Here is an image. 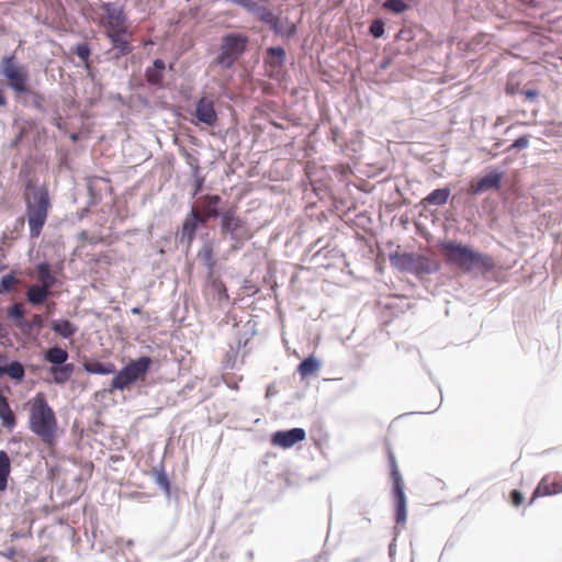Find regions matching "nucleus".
Instances as JSON below:
<instances>
[{
	"instance_id": "2eb2a0df",
	"label": "nucleus",
	"mask_w": 562,
	"mask_h": 562,
	"mask_svg": "<svg viewBox=\"0 0 562 562\" xmlns=\"http://www.w3.org/2000/svg\"><path fill=\"white\" fill-rule=\"evenodd\" d=\"M220 203V195L206 194L205 196H203V205L202 210L200 211L202 216V225H204L209 221V218H215L220 215V211L217 209Z\"/></svg>"
},
{
	"instance_id": "f3484780",
	"label": "nucleus",
	"mask_w": 562,
	"mask_h": 562,
	"mask_svg": "<svg viewBox=\"0 0 562 562\" xmlns=\"http://www.w3.org/2000/svg\"><path fill=\"white\" fill-rule=\"evenodd\" d=\"M0 419L2 426L8 430H12L16 425V418L11 409L7 397L0 392Z\"/></svg>"
},
{
	"instance_id": "aec40b11",
	"label": "nucleus",
	"mask_w": 562,
	"mask_h": 562,
	"mask_svg": "<svg viewBox=\"0 0 562 562\" xmlns=\"http://www.w3.org/2000/svg\"><path fill=\"white\" fill-rule=\"evenodd\" d=\"M36 278L40 282V285H43L47 289H52L56 283V278L50 271V267L47 262H41L36 267Z\"/></svg>"
},
{
	"instance_id": "c03bdc74",
	"label": "nucleus",
	"mask_w": 562,
	"mask_h": 562,
	"mask_svg": "<svg viewBox=\"0 0 562 562\" xmlns=\"http://www.w3.org/2000/svg\"><path fill=\"white\" fill-rule=\"evenodd\" d=\"M42 322V317L40 315H34V323L40 324Z\"/></svg>"
},
{
	"instance_id": "dca6fc26",
	"label": "nucleus",
	"mask_w": 562,
	"mask_h": 562,
	"mask_svg": "<svg viewBox=\"0 0 562 562\" xmlns=\"http://www.w3.org/2000/svg\"><path fill=\"white\" fill-rule=\"evenodd\" d=\"M200 224H202L200 210L192 209L183 222L182 238H187L189 241H192L195 235V231Z\"/></svg>"
},
{
	"instance_id": "bb28decb",
	"label": "nucleus",
	"mask_w": 562,
	"mask_h": 562,
	"mask_svg": "<svg viewBox=\"0 0 562 562\" xmlns=\"http://www.w3.org/2000/svg\"><path fill=\"white\" fill-rule=\"evenodd\" d=\"M52 329L63 338H70L76 333V327L67 319L53 322Z\"/></svg>"
},
{
	"instance_id": "a19ab883",
	"label": "nucleus",
	"mask_w": 562,
	"mask_h": 562,
	"mask_svg": "<svg viewBox=\"0 0 562 562\" xmlns=\"http://www.w3.org/2000/svg\"><path fill=\"white\" fill-rule=\"evenodd\" d=\"M15 553H16L15 549L14 548H10V549H8V551L3 555L7 559H9V560H13L14 557H15Z\"/></svg>"
},
{
	"instance_id": "f704fd0d",
	"label": "nucleus",
	"mask_w": 562,
	"mask_h": 562,
	"mask_svg": "<svg viewBox=\"0 0 562 562\" xmlns=\"http://www.w3.org/2000/svg\"><path fill=\"white\" fill-rule=\"evenodd\" d=\"M24 306L22 303H14L9 310H8V316L14 321H20L24 317Z\"/></svg>"
},
{
	"instance_id": "412c9836",
	"label": "nucleus",
	"mask_w": 562,
	"mask_h": 562,
	"mask_svg": "<svg viewBox=\"0 0 562 562\" xmlns=\"http://www.w3.org/2000/svg\"><path fill=\"white\" fill-rule=\"evenodd\" d=\"M83 369L92 374H112L115 373L116 369L112 362H100V361H90L83 363Z\"/></svg>"
},
{
	"instance_id": "473e14b6",
	"label": "nucleus",
	"mask_w": 562,
	"mask_h": 562,
	"mask_svg": "<svg viewBox=\"0 0 562 562\" xmlns=\"http://www.w3.org/2000/svg\"><path fill=\"white\" fill-rule=\"evenodd\" d=\"M383 7L394 13H402L408 8L403 0H386Z\"/></svg>"
},
{
	"instance_id": "b1692460",
	"label": "nucleus",
	"mask_w": 562,
	"mask_h": 562,
	"mask_svg": "<svg viewBox=\"0 0 562 562\" xmlns=\"http://www.w3.org/2000/svg\"><path fill=\"white\" fill-rule=\"evenodd\" d=\"M258 14V19L267 24L270 25V27L276 32L283 34L285 33L284 30L279 29V18L276 16L270 10L267 8H258L255 11Z\"/></svg>"
},
{
	"instance_id": "6ab92c4d",
	"label": "nucleus",
	"mask_w": 562,
	"mask_h": 562,
	"mask_svg": "<svg viewBox=\"0 0 562 562\" xmlns=\"http://www.w3.org/2000/svg\"><path fill=\"white\" fill-rule=\"evenodd\" d=\"M50 294V289H47L40 284L29 286L26 291V299L33 305H40L44 303Z\"/></svg>"
},
{
	"instance_id": "39448f33",
	"label": "nucleus",
	"mask_w": 562,
	"mask_h": 562,
	"mask_svg": "<svg viewBox=\"0 0 562 562\" xmlns=\"http://www.w3.org/2000/svg\"><path fill=\"white\" fill-rule=\"evenodd\" d=\"M151 363V358L147 356L131 360L119 372L115 371V375L111 381V387L119 391L131 389L134 383L145 379Z\"/></svg>"
},
{
	"instance_id": "c756f323",
	"label": "nucleus",
	"mask_w": 562,
	"mask_h": 562,
	"mask_svg": "<svg viewBox=\"0 0 562 562\" xmlns=\"http://www.w3.org/2000/svg\"><path fill=\"white\" fill-rule=\"evenodd\" d=\"M154 473V479H155V482L166 492V493H169L170 492V481L166 474V472L164 471L162 468L160 469H154L153 471Z\"/></svg>"
},
{
	"instance_id": "79ce46f5",
	"label": "nucleus",
	"mask_w": 562,
	"mask_h": 562,
	"mask_svg": "<svg viewBox=\"0 0 562 562\" xmlns=\"http://www.w3.org/2000/svg\"><path fill=\"white\" fill-rule=\"evenodd\" d=\"M7 104V99L3 94V91L0 89V106H4Z\"/></svg>"
},
{
	"instance_id": "4be33fe9",
	"label": "nucleus",
	"mask_w": 562,
	"mask_h": 562,
	"mask_svg": "<svg viewBox=\"0 0 562 562\" xmlns=\"http://www.w3.org/2000/svg\"><path fill=\"white\" fill-rule=\"evenodd\" d=\"M11 473V461L8 453L3 450L0 451V492L8 487V479Z\"/></svg>"
},
{
	"instance_id": "58836bf2",
	"label": "nucleus",
	"mask_w": 562,
	"mask_h": 562,
	"mask_svg": "<svg viewBox=\"0 0 562 562\" xmlns=\"http://www.w3.org/2000/svg\"><path fill=\"white\" fill-rule=\"evenodd\" d=\"M268 54L272 57H277L282 60L285 56V52L282 47H270Z\"/></svg>"
},
{
	"instance_id": "423d86ee",
	"label": "nucleus",
	"mask_w": 562,
	"mask_h": 562,
	"mask_svg": "<svg viewBox=\"0 0 562 562\" xmlns=\"http://www.w3.org/2000/svg\"><path fill=\"white\" fill-rule=\"evenodd\" d=\"M387 460L392 482V498L395 505V520L398 525H405L407 519L405 484L391 447H387Z\"/></svg>"
},
{
	"instance_id": "9b49d317",
	"label": "nucleus",
	"mask_w": 562,
	"mask_h": 562,
	"mask_svg": "<svg viewBox=\"0 0 562 562\" xmlns=\"http://www.w3.org/2000/svg\"><path fill=\"white\" fill-rule=\"evenodd\" d=\"M561 493L562 480L559 479L555 474H547L540 480L537 487L535 488L529 501V505L533 504L535 501L539 497L552 496Z\"/></svg>"
},
{
	"instance_id": "c9c22d12",
	"label": "nucleus",
	"mask_w": 562,
	"mask_h": 562,
	"mask_svg": "<svg viewBox=\"0 0 562 562\" xmlns=\"http://www.w3.org/2000/svg\"><path fill=\"white\" fill-rule=\"evenodd\" d=\"M370 34L375 37V38H379L381 36H383L384 34V22L382 20H374L371 25H370Z\"/></svg>"
},
{
	"instance_id": "2f4dec72",
	"label": "nucleus",
	"mask_w": 562,
	"mask_h": 562,
	"mask_svg": "<svg viewBox=\"0 0 562 562\" xmlns=\"http://www.w3.org/2000/svg\"><path fill=\"white\" fill-rule=\"evenodd\" d=\"M76 55L85 63L86 67L89 68L90 48L87 43H80L75 48Z\"/></svg>"
},
{
	"instance_id": "de8ad7c7",
	"label": "nucleus",
	"mask_w": 562,
	"mask_h": 562,
	"mask_svg": "<svg viewBox=\"0 0 562 562\" xmlns=\"http://www.w3.org/2000/svg\"><path fill=\"white\" fill-rule=\"evenodd\" d=\"M5 374V367H0V375Z\"/></svg>"
},
{
	"instance_id": "5701e85b",
	"label": "nucleus",
	"mask_w": 562,
	"mask_h": 562,
	"mask_svg": "<svg viewBox=\"0 0 562 562\" xmlns=\"http://www.w3.org/2000/svg\"><path fill=\"white\" fill-rule=\"evenodd\" d=\"M49 372L53 374L55 383L64 384L70 379L74 372V364L66 363L64 366L52 367Z\"/></svg>"
},
{
	"instance_id": "1a4fd4ad",
	"label": "nucleus",
	"mask_w": 562,
	"mask_h": 562,
	"mask_svg": "<svg viewBox=\"0 0 562 562\" xmlns=\"http://www.w3.org/2000/svg\"><path fill=\"white\" fill-rule=\"evenodd\" d=\"M400 268L415 274L430 273L437 269L436 265L426 256L418 254H403L398 257Z\"/></svg>"
},
{
	"instance_id": "20e7f679",
	"label": "nucleus",
	"mask_w": 562,
	"mask_h": 562,
	"mask_svg": "<svg viewBox=\"0 0 562 562\" xmlns=\"http://www.w3.org/2000/svg\"><path fill=\"white\" fill-rule=\"evenodd\" d=\"M24 200L30 236L37 238L46 223L50 207L48 190L44 186H36L32 179H29L25 183Z\"/></svg>"
},
{
	"instance_id": "7c9ffc66",
	"label": "nucleus",
	"mask_w": 562,
	"mask_h": 562,
	"mask_svg": "<svg viewBox=\"0 0 562 562\" xmlns=\"http://www.w3.org/2000/svg\"><path fill=\"white\" fill-rule=\"evenodd\" d=\"M199 257L204 261L205 266L213 270L215 267V259L213 254V248L210 245L203 246V248L199 252Z\"/></svg>"
},
{
	"instance_id": "37998d69",
	"label": "nucleus",
	"mask_w": 562,
	"mask_h": 562,
	"mask_svg": "<svg viewBox=\"0 0 562 562\" xmlns=\"http://www.w3.org/2000/svg\"><path fill=\"white\" fill-rule=\"evenodd\" d=\"M537 94H538V93H537L536 91H527V92H526V95H527V98H529V99H533V98H536V97H537Z\"/></svg>"
},
{
	"instance_id": "a878e982",
	"label": "nucleus",
	"mask_w": 562,
	"mask_h": 562,
	"mask_svg": "<svg viewBox=\"0 0 562 562\" xmlns=\"http://www.w3.org/2000/svg\"><path fill=\"white\" fill-rule=\"evenodd\" d=\"M449 195L450 190L448 188L436 189L425 198V202L432 205H443L447 203Z\"/></svg>"
},
{
	"instance_id": "4468645a",
	"label": "nucleus",
	"mask_w": 562,
	"mask_h": 562,
	"mask_svg": "<svg viewBox=\"0 0 562 562\" xmlns=\"http://www.w3.org/2000/svg\"><path fill=\"white\" fill-rule=\"evenodd\" d=\"M194 114L200 122L209 126H213L217 121L214 102L213 100L205 97L198 101Z\"/></svg>"
},
{
	"instance_id": "49530a36",
	"label": "nucleus",
	"mask_w": 562,
	"mask_h": 562,
	"mask_svg": "<svg viewBox=\"0 0 562 562\" xmlns=\"http://www.w3.org/2000/svg\"><path fill=\"white\" fill-rule=\"evenodd\" d=\"M295 32V26L294 25H291L289 31L286 32L288 34H293Z\"/></svg>"
},
{
	"instance_id": "4c0bfd02",
	"label": "nucleus",
	"mask_w": 562,
	"mask_h": 562,
	"mask_svg": "<svg viewBox=\"0 0 562 562\" xmlns=\"http://www.w3.org/2000/svg\"><path fill=\"white\" fill-rule=\"evenodd\" d=\"M529 145V137L524 135V136H520L518 137L510 146V149L512 148H517V149H524L526 147H528Z\"/></svg>"
},
{
	"instance_id": "0eeeda50",
	"label": "nucleus",
	"mask_w": 562,
	"mask_h": 562,
	"mask_svg": "<svg viewBox=\"0 0 562 562\" xmlns=\"http://www.w3.org/2000/svg\"><path fill=\"white\" fill-rule=\"evenodd\" d=\"M248 37L241 33H229L223 36L218 54L214 63L229 69L246 50Z\"/></svg>"
},
{
	"instance_id": "72a5a7b5",
	"label": "nucleus",
	"mask_w": 562,
	"mask_h": 562,
	"mask_svg": "<svg viewBox=\"0 0 562 562\" xmlns=\"http://www.w3.org/2000/svg\"><path fill=\"white\" fill-rule=\"evenodd\" d=\"M18 279L13 274H7L1 279L0 293H8L13 290Z\"/></svg>"
},
{
	"instance_id": "f257e3e1",
	"label": "nucleus",
	"mask_w": 562,
	"mask_h": 562,
	"mask_svg": "<svg viewBox=\"0 0 562 562\" xmlns=\"http://www.w3.org/2000/svg\"><path fill=\"white\" fill-rule=\"evenodd\" d=\"M90 19L104 30L112 47L120 55H127L132 52L131 41L133 32L130 29L127 16L123 5L116 2H101L90 8Z\"/></svg>"
},
{
	"instance_id": "f03ea898",
	"label": "nucleus",
	"mask_w": 562,
	"mask_h": 562,
	"mask_svg": "<svg viewBox=\"0 0 562 562\" xmlns=\"http://www.w3.org/2000/svg\"><path fill=\"white\" fill-rule=\"evenodd\" d=\"M439 247L446 261L460 268L464 272L479 270L485 273L492 271L495 268V261L493 257L475 251L470 246L463 245L456 240L440 241Z\"/></svg>"
},
{
	"instance_id": "ddd939ff",
	"label": "nucleus",
	"mask_w": 562,
	"mask_h": 562,
	"mask_svg": "<svg viewBox=\"0 0 562 562\" xmlns=\"http://www.w3.org/2000/svg\"><path fill=\"white\" fill-rule=\"evenodd\" d=\"M503 173L498 171H493L485 177L479 179L477 181H472L470 183L469 190L473 194H479L485 192L491 189H499L502 182Z\"/></svg>"
},
{
	"instance_id": "e433bc0d",
	"label": "nucleus",
	"mask_w": 562,
	"mask_h": 562,
	"mask_svg": "<svg viewBox=\"0 0 562 562\" xmlns=\"http://www.w3.org/2000/svg\"><path fill=\"white\" fill-rule=\"evenodd\" d=\"M509 501L513 506L518 507V506L522 505L525 497L520 491L513 490L509 494Z\"/></svg>"
},
{
	"instance_id": "9d476101",
	"label": "nucleus",
	"mask_w": 562,
	"mask_h": 562,
	"mask_svg": "<svg viewBox=\"0 0 562 562\" xmlns=\"http://www.w3.org/2000/svg\"><path fill=\"white\" fill-rule=\"evenodd\" d=\"M222 229L229 233L234 239H248L250 234L245 222L235 216L234 211H226L222 215Z\"/></svg>"
},
{
	"instance_id": "6e6552de",
	"label": "nucleus",
	"mask_w": 562,
	"mask_h": 562,
	"mask_svg": "<svg viewBox=\"0 0 562 562\" xmlns=\"http://www.w3.org/2000/svg\"><path fill=\"white\" fill-rule=\"evenodd\" d=\"M1 71L8 81V86L16 94H26L30 92L29 71L25 66L18 63L14 54L2 57Z\"/></svg>"
},
{
	"instance_id": "c85d7f7f",
	"label": "nucleus",
	"mask_w": 562,
	"mask_h": 562,
	"mask_svg": "<svg viewBox=\"0 0 562 562\" xmlns=\"http://www.w3.org/2000/svg\"><path fill=\"white\" fill-rule=\"evenodd\" d=\"M5 374H8L11 379L22 380L25 375V370L22 363L13 361L5 367Z\"/></svg>"
},
{
	"instance_id": "a211bd4d",
	"label": "nucleus",
	"mask_w": 562,
	"mask_h": 562,
	"mask_svg": "<svg viewBox=\"0 0 562 562\" xmlns=\"http://www.w3.org/2000/svg\"><path fill=\"white\" fill-rule=\"evenodd\" d=\"M165 61L162 59H155L153 67H148L145 72L146 80L154 86H159L164 79Z\"/></svg>"
},
{
	"instance_id": "a18cd8bd",
	"label": "nucleus",
	"mask_w": 562,
	"mask_h": 562,
	"mask_svg": "<svg viewBox=\"0 0 562 562\" xmlns=\"http://www.w3.org/2000/svg\"><path fill=\"white\" fill-rule=\"evenodd\" d=\"M132 313H133V314H140V313H142V310H140L139 307H134V308L132 310Z\"/></svg>"
},
{
	"instance_id": "7ed1b4c3",
	"label": "nucleus",
	"mask_w": 562,
	"mask_h": 562,
	"mask_svg": "<svg viewBox=\"0 0 562 562\" xmlns=\"http://www.w3.org/2000/svg\"><path fill=\"white\" fill-rule=\"evenodd\" d=\"M29 427L43 443L53 446L56 441L58 422L43 392L29 401Z\"/></svg>"
},
{
	"instance_id": "ea45409f",
	"label": "nucleus",
	"mask_w": 562,
	"mask_h": 562,
	"mask_svg": "<svg viewBox=\"0 0 562 562\" xmlns=\"http://www.w3.org/2000/svg\"><path fill=\"white\" fill-rule=\"evenodd\" d=\"M202 186H203V179L202 178H199L196 181H195V186H194V192L193 194H198L201 190H202Z\"/></svg>"
},
{
	"instance_id": "393cba45",
	"label": "nucleus",
	"mask_w": 562,
	"mask_h": 562,
	"mask_svg": "<svg viewBox=\"0 0 562 562\" xmlns=\"http://www.w3.org/2000/svg\"><path fill=\"white\" fill-rule=\"evenodd\" d=\"M68 359V352L60 347L49 348L45 352V360L55 364L54 367L64 366Z\"/></svg>"
},
{
	"instance_id": "f8f14e48",
	"label": "nucleus",
	"mask_w": 562,
	"mask_h": 562,
	"mask_svg": "<svg viewBox=\"0 0 562 562\" xmlns=\"http://www.w3.org/2000/svg\"><path fill=\"white\" fill-rule=\"evenodd\" d=\"M306 432L303 428L276 431L271 437V443L283 449L292 448L297 442L305 440Z\"/></svg>"
},
{
	"instance_id": "cd10ccee",
	"label": "nucleus",
	"mask_w": 562,
	"mask_h": 562,
	"mask_svg": "<svg viewBox=\"0 0 562 562\" xmlns=\"http://www.w3.org/2000/svg\"><path fill=\"white\" fill-rule=\"evenodd\" d=\"M318 369L319 362L313 356H310L300 363L297 371L303 378H305L315 374Z\"/></svg>"
}]
</instances>
